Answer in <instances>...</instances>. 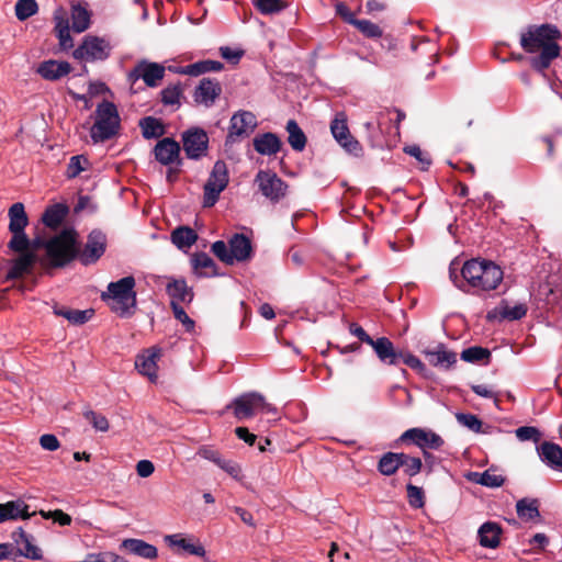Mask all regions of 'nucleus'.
Listing matches in <instances>:
<instances>
[{
    "label": "nucleus",
    "mask_w": 562,
    "mask_h": 562,
    "mask_svg": "<svg viewBox=\"0 0 562 562\" xmlns=\"http://www.w3.org/2000/svg\"><path fill=\"white\" fill-rule=\"evenodd\" d=\"M449 277L461 291L480 294L495 290L502 282L504 273L493 261L470 259L462 265L461 269L456 262H451Z\"/></svg>",
    "instance_id": "f257e3e1"
},
{
    "label": "nucleus",
    "mask_w": 562,
    "mask_h": 562,
    "mask_svg": "<svg viewBox=\"0 0 562 562\" xmlns=\"http://www.w3.org/2000/svg\"><path fill=\"white\" fill-rule=\"evenodd\" d=\"M560 37L559 29L552 24L530 25L521 34L520 46L526 53L535 55L530 58L535 70L543 72L559 57L561 48L557 41Z\"/></svg>",
    "instance_id": "f03ea898"
},
{
    "label": "nucleus",
    "mask_w": 562,
    "mask_h": 562,
    "mask_svg": "<svg viewBox=\"0 0 562 562\" xmlns=\"http://www.w3.org/2000/svg\"><path fill=\"white\" fill-rule=\"evenodd\" d=\"M38 248L45 249L50 266L64 267L76 258L77 234L74 229L66 228L48 240L36 237L30 244V251Z\"/></svg>",
    "instance_id": "7ed1b4c3"
},
{
    "label": "nucleus",
    "mask_w": 562,
    "mask_h": 562,
    "mask_svg": "<svg viewBox=\"0 0 562 562\" xmlns=\"http://www.w3.org/2000/svg\"><path fill=\"white\" fill-rule=\"evenodd\" d=\"M135 279L132 276L111 282L108 291L101 297L108 302L110 308L120 317H130L136 310Z\"/></svg>",
    "instance_id": "20e7f679"
},
{
    "label": "nucleus",
    "mask_w": 562,
    "mask_h": 562,
    "mask_svg": "<svg viewBox=\"0 0 562 562\" xmlns=\"http://www.w3.org/2000/svg\"><path fill=\"white\" fill-rule=\"evenodd\" d=\"M90 136L94 144L113 138L120 131L121 117L114 103L103 100L93 113Z\"/></svg>",
    "instance_id": "39448f33"
},
{
    "label": "nucleus",
    "mask_w": 562,
    "mask_h": 562,
    "mask_svg": "<svg viewBox=\"0 0 562 562\" xmlns=\"http://www.w3.org/2000/svg\"><path fill=\"white\" fill-rule=\"evenodd\" d=\"M212 251L221 261L233 265L235 261L248 260L252 248L249 238L243 234H235L229 239V248L223 240H217L212 245Z\"/></svg>",
    "instance_id": "423d86ee"
},
{
    "label": "nucleus",
    "mask_w": 562,
    "mask_h": 562,
    "mask_svg": "<svg viewBox=\"0 0 562 562\" xmlns=\"http://www.w3.org/2000/svg\"><path fill=\"white\" fill-rule=\"evenodd\" d=\"M234 416L238 420H245L258 413L276 414L277 409L271 404L267 403L265 397L256 392L243 394L234 400L232 403Z\"/></svg>",
    "instance_id": "0eeeda50"
},
{
    "label": "nucleus",
    "mask_w": 562,
    "mask_h": 562,
    "mask_svg": "<svg viewBox=\"0 0 562 562\" xmlns=\"http://www.w3.org/2000/svg\"><path fill=\"white\" fill-rule=\"evenodd\" d=\"M228 169L224 161L217 160L204 184L203 205L213 206L228 184Z\"/></svg>",
    "instance_id": "6e6552de"
},
{
    "label": "nucleus",
    "mask_w": 562,
    "mask_h": 562,
    "mask_svg": "<svg viewBox=\"0 0 562 562\" xmlns=\"http://www.w3.org/2000/svg\"><path fill=\"white\" fill-rule=\"evenodd\" d=\"M536 295L551 308L559 306L562 310V267L539 284Z\"/></svg>",
    "instance_id": "1a4fd4ad"
},
{
    "label": "nucleus",
    "mask_w": 562,
    "mask_h": 562,
    "mask_svg": "<svg viewBox=\"0 0 562 562\" xmlns=\"http://www.w3.org/2000/svg\"><path fill=\"white\" fill-rule=\"evenodd\" d=\"M262 195L271 202L277 203L285 196L288 186L286 183L271 171L260 170L255 179Z\"/></svg>",
    "instance_id": "9d476101"
},
{
    "label": "nucleus",
    "mask_w": 562,
    "mask_h": 562,
    "mask_svg": "<svg viewBox=\"0 0 562 562\" xmlns=\"http://www.w3.org/2000/svg\"><path fill=\"white\" fill-rule=\"evenodd\" d=\"M109 42L98 36H87L74 52V57L87 61L104 60L110 56Z\"/></svg>",
    "instance_id": "9b49d317"
},
{
    "label": "nucleus",
    "mask_w": 562,
    "mask_h": 562,
    "mask_svg": "<svg viewBox=\"0 0 562 562\" xmlns=\"http://www.w3.org/2000/svg\"><path fill=\"white\" fill-rule=\"evenodd\" d=\"M182 144L187 157L196 160L206 155L209 136L204 130L192 127L183 132Z\"/></svg>",
    "instance_id": "f8f14e48"
},
{
    "label": "nucleus",
    "mask_w": 562,
    "mask_h": 562,
    "mask_svg": "<svg viewBox=\"0 0 562 562\" xmlns=\"http://www.w3.org/2000/svg\"><path fill=\"white\" fill-rule=\"evenodd\" d=\"M165 72L164 65L143 59L135 65L128 77L133 82L142 79L146 86L154 88L164 79Z\"/></svg>",
    "instance_id": "ddd939ff"
},
{
    "label": "nucleus",
    "mask_w": 562,
    "mask_h": 562,
    "mask_svg": "<svg viewBox=\"0 0 562 562\" xmlns=\"http://www.w3.org/2000/svg\"><path fill=\"white\" fill-rule=\"evenodd\" d=\"M257 127V117L249 111H238L229 122L227 142L234 143L239 138L248 137Z\"/></svg>",
    "instance_id": "4468645a"
},
{
    "label": "nucleus",
    "mask_w": 562,
    "mask_h": 562,
    "mask_svg": "<svg viewBox=\"0 0 562 562\" xmlns=\"http://www.w3.org/2000/svg\"><path fill=\"white\" fill-rule=\"evenodd\" d=\"M330 132L337 143L350 154L358 155L361 151L359 142L350 134L345 113H337L330 123Z\"/></svg>",
    "instance_id": "2eb2a0df"
},
{
    "label": "nucleus",
    "mask_w": 562,
    "mask_h": 562,
    "mask_svg": "<svg viewBox=\"0 0 562 562\" xmlns=\"http://www.w3.org/2000/svg\"><path fill=\"white\" fill-rule=\"evenodd\" d=\"M106 237L100 231H92L87 239L82 251L77 246V254L80 262L85 266L94 263L105 251Z\"/></svg>",
    "instance_id": "dca6fc26"
},
{
    "label": "nucleus",
    "mask_w": 562,
    "mask_h": 562,
    "mask_svg": "<svg viewBox=\"0 0 562 562\" xmlns=\"http://www.w3.org/2000/svg\"><path fill=\"white\" fill-rule=\"evenodd\" d=\"M400 440L402 442L411 440L414 445L423 449L437 450L443 445V439L436 432L424 428H411L404 431Z\"/></svg>",
    "instance_id": "f3484780"
},
{
    "label": "nucleus",
    "mask_w": 562,
    "mask_h": 562,
    "mask_svg": "<svg viewBox=\"0 0 562 562\" xmlns=\"http://www.w3.org/2000/svg\"><path fill=\"white\" fill-rule=\"evenodd\" d=\"M155 158L164 166H181L180 145L172 138L160 139L154 148Z\"/></svg>",
    "instance_id": "a211bd4d"
},
{
    "label": "nucleus",
    "mask_w": 562,
    "mask_h": 562,
    "mask_svg": "<svg viewBox=\"0 0 562 562\" xmlns=\"http://www.w3.org/2000/svg\"><path fill=\"white\" fill-rule=\"evenodd\" d=\"M161 357V349L153 347L137 356L135 367L138 372L146 375L151 382L157 381V361Z\"/></svg>",
    "instance_id": "6ab92c4d"
},
{
    "label": "nucleus",
    "mask_w": 562,
    "mask_h": 562,
    "mask_svg": "<svg viewBox=\"0 0 562 562\" xmlns=\"http://www.w3.org/2000/svg\"><path fill=\"white\" fill-rule=\"evenodd\" d=\"M221 93L222 87L217 80L203 78L194 91V100L209 108L214 104Z\"/></svg>",
    "instance_id": "aec40b11"
},
{
    "label": "nucleus",
    "mask_w": 562,
    "mask_h": 562,
    "mask_svg": "<svg viewBox=\"0 0 562 562\" xmlns=\"http://www.w3.org/2000/svg\"><path fill=\"white\" fill-rule=\"evenodd\" d=\"M12 539L18 547L19 555L31 560L42 559V551L34 543L33 536L26 533L22 528H18L15 531H13Z\"/></svg>",
    "instance_id": "412c9836"
},
{
    "label": "nucleus",
    "mask_w": 562,
    "mask_h": 562,
    "mask_svg": "<svg viewBox=\"0 0 562 562\" xmlns=\"http://www.w3.org/2000/svg\"><path fill=\"white\" fill-rule=\"evenodd\" d=\"M527 310V305L524 303L510 306L507 301H502L496 307L487 313V318L498 321H517L526 315Z\"/></svg>",
    "instance_id": "4be33fe9"
},
{
    "label": "nucleus",
    "mask_w": 562,
    "mask_h": 562,
    "mask_svg": "<svg viewBox=\"0 0 562 562\" xmlns=\"http://www.w3.org/2000/svg\"><path fill=\"white\" fill-rule=\"evenodd\" d=\"M36 513H29V505L23 499L0 504V524L8 520L29 519Z\"/></svg>",
    "instance_id": "5701e85b"
},
{
    "label": "nucleus",
    "mask_w": 562,
    "mask_h": 562,
    "mask_svg": "<svg viewBox=\"0 0 562 562\" xmlns=\"http://www.w3.org/2000/svg\"><path fill=\"white\" fill-rule=\"evenodd\" d=\"M120 549L147 560H154L158 555V550L155 546L136 538L124 539L120 544Z\"/></svg>",
    "instance_id": "b1692460"
},
{
    "label": "nucleus",
    "mask_w": 562,
    "mask_h": 562,
    "mask_svg": "<svg viewBox=\"0 0 562 562\" xmlns=\"http://www.w3.org/2000/svg\"><path fill=\"white\" fill-rule=\"evenodd\" d=\"M370 346L373 348L379 360L385 364H397L401 357V351L394 348L393 342L386 337L373 339Z\"/></svg>",
    "instance_id": "393cba45"
},
{
    "label": "nucleus",
    "mask_w": 562,
    "mask_h": 562,
    "mask_svg": "<svg viewBox=\"0 0 562 562\" xmlns=\"http://www.w3.org/2000/svg\"><path fill=\"white\" fill-rule=\"evenodd\" d=\"M36 71L45 80L54 81L67 76L71 71V66L67 61L49 59L41 63Z\"/></svg>",
    "instance_id": "a878e982"
},
{
    "label": "nucleus",
    "mask_w": 562,
    "mask_h": 562,
    "mask_svg": "<svg viewBox=\"0 0 562 562\" xmlns=\"http://www.w3.org/2000/svg\"><path fill=\"white\" fill-rule=\"evenodd\" d=\"M502 527L494 521L484 522L477 530L479 542L483 548L496 549L501 543Z\"/></svg>",
    "instance_id": "bb28decb"
},
{
    "label": "nucleus",
    "mask_w": 562,
    "mask_h": 562,
    "mask_svg": "<svg viewBox=\"0 0 562 562\" xmlns=\"http://www.w3.org/2000/svg\"><path fill=\"white\" fill-rule=\"evenodd\" d=\"M36 261L37 256L35 251H26L21 254L16 259L12 261V265L7 273V279H19L31 272Z\"/></svg>",
    "instance_id": "cd10ccee"
},
{
    "label": "nucleus",
    "mask_w": 562,
    "mask_h": 562,
    "mask_svg": "<svg viewBox=\"0 0 562 562\" xmlns=\"http://www.w3.org/2000/svg\"><path fill=\"white\" fill-rule=\"evenodd\" d=\"M540 459L551 469L562 472V448L553 442H543L538 448Z\"/></svg>",
    "instance_id": "c85d7f7f"
},
{
    "label": "nucleus",
    "mask_w": 562,
    "mask_h": 562,
    "mask_svg": "<svg viewBox=\"0 0 562 562\" xmlns=\"http://www.w3.org/2000/svg\"><path fill=\"white\" fill-rule=\"evenodd\" d=\"M224 68V65L221 61L217 60H202L194 64H190L184 67L179 68H169L170 70L181 74V75H188V76H200L205 72L211 71H221Z\"/></svg>",
    "instance_id": "c756f323"
},
{
    "label": "nucleus",
    "mask_w": 562,
    "mask_h": 562,
    "mask_svg": "<svg viewBox=\"0 0 562 562\" xmlns=\"http://www.w3.org/2000/svg\"><path fill=\"white\" fill-rule=\"evenodd\" d=\"M254 148L260 155L271 156L280 150L281 140L273 133L260 134L254 138Z\"/></svg>",
    "instance_id": "7c9ffc66"
},
{
    "label": "nucleus",
    "mask_w": 562,
    "mask_h": 562,
    "mask_svg": "<svg viewBox=\"0 0 562 562\" xmlns=\"http://www.w3.org/2000/svg\"><path fill=\"white\" fill-rule=\"evenodd\" d=\"M191 265L199 277L210 278L217 274L214 260L205 252H198L191 257Z\"/></svg>",
    "instance_id": "2f4dec72"
},
{
    "label": "nucleus",
    "mask_w": 562,
    "mask_h": 562,
    "mask_svg": "<svg viewBox=\"0 0 562 562\" xmlns=\"http://www.w3.org/2000/svg\"><path fill=\"white\" fill-rule=\"evenodd\" d=\"M91 13L86 3L78 2L71 7V29L76 33H82L90 26Z\"/></svg>",
    "instance_id": "473e14b6"
},
{
    "label": "nucleus",
    "mask_w": 562,
    "mask_h": 562,
    "mask_svg": "<svg viewBox=\"0 0 562 562\" xmlns=\"http://www.w3.org/2000/svg\"><path fill=\"white\" fill-rule=\"evenodd\" d=\"M166 290L171 297V302L180 304L190 303L193 300V292L183 279L172 280L167 284Z\"/></svg>",
    "instance_id": "72a5a7b5"
},
{
    "label": "nucleus",
    "mask_w": 562,
    "mask_h": 562,
    "mask_svg": "<svg viewBox=\"0 0 562 562\" xmlns=\"http://www.w3.org/2000/svg\"><path fill=\"white\" fill-rule=\"evenodd\" d=\"M10 222V233H22L29 224V218L23 203L16 202L12 204L8 212Z\"/></svg>",
    "instance_id": "f704fd0d"
},
{
    "label": "nucleus",
    "mask_w": 562,
    "mask_h": 562,
    "mask_svg": "<svg viewBox=\"0 0 562 562\" xmlns=\"http://www.w3.org/2000/svg\"><path fill=\"white\" fill-rule=\"evenodd\" d=\"M198 239L195 231L189 226H180L172 231L171 241L172 244L181 249H189Z\"/></svg>",
    "instance_id": "c9c22d12"
},
{
    "label": "nucleus",
    "mask_w": 562,
    "mask_h": 562,
    "mask_svg": "<svg viewBox=\"0 0 562 562\" xmlns=\"http://www.w3.org/2000/svg\"><path fill=\"white\" fill-rule=\"evenodd\" d=\"M166 540L170 546L177 547L192 555L203 557L205 554L203 546L198 541H193L192 539L183 538L179 535H171L167 536Z\"/></svg>",
    "instance_id": "e433bc0d"
},
{
    "label": "nucleus",
    "mask_w": 562,
    "mask_h": 562,
    "mask_svg": "<svg viewBox=\"0 0 562 562\" xmlns=\"http://www.w3.org/2000/svg\"><path fill=\"white\" fill-rule=\"evenodd\" d=\"M428 362L435 367L449 368L457 361V355L452 351L439 346L435 350H427L425 352Z\"/></svg>",
    "instance_id": "4c0bfd02"
},
{
    "label": "nucleus",
    "mask_w": 562,
    "mask_h": 562,
    "mask_svg": "<svg viewBox=\"0 0 562 562\" xmlns=\"http://www.w3.org/2000/svg\"><path fill=\"white\" fill-rule=\"evenodd\" d=\"M68 213V207L64 204H54L46 209L42 216L43 223L50 228H56L61 224Z\"/></svg>",
    "instance_id": "58836bf2"
},
{
    "label": "nucleus",
    "mask_w": 562,
    "mask_h": 562,
    "mask_svg": "<svg viewBox=\"0 0 562 562\" xmlns=\"http://www.w3.org/2000/svg\"><path fill=\"white\" fill-rule=\"evenodd\" d=\"M286 131L289 133L288 142L294 150L302 151L306 145V137L294 120L286 123Z\"/></svg>",
    "instance_id": "ea45409f"
},
{
    "label": "nucleus",
    "mask_w": 562,
    "mask_h": 562,
    "mask_svg": "<svg viewBox=\"0 0 562 562\" xmlns=\"http://www.w3.org/2000/svg\"><path fill=\"white\" fill-rule=\"evenodd\" d=\"M139 126L142 128L143 136L147 139L158 138L165 133L161 122L153 116H147L140 120Z\"/></svg>",
    "instance_id": "a19ab883"
},
{
    "label": "nucleus",
    "mask_w": 562,
    "mask_h": 562,
    "mask_svg": "<svg viewBox=\"0 0 562 562\" xmlns=\"http://www.w3.org/2000/svg\"><path fill=\"white\" fill-rule=\"evenodd\" d=\"M400 453L387 452L383 454L378 463V470L386 476L393 475L401 468Z\"/></svg>",
    "instance_id": "79ce46f5"
},
{
    "label": "nucleus",
    "mask_w": 562,
    "mask_h": 562,
    "mask_svg": "<svg viewBox=\"0 0 562 562\" xmlns=\"http://www.w3.org/2000/svg\"><path fill=\"white\" fill-rule=\"evenodd\" d=\"M517 514L521 519L532 520L539 517L538 505L536 501L520 499L516 505Z\"/></svg>",
    "instance_id": "37998d69"
},
{
    "label": "nucleus",
    "mask_w": 562,
    "mask_h": 562,
    "mask_svg": "<svg viewBox=\"0 0 562 562\" xmlns=\"http://www.w3.org/2000/svg\"><path fill=\"white\" fill-rule=\"evenodd\" d=\"M89 166V160L83 155L72 156L68 162L66 176L69 179H74L85 171Z\"/></svg>",
    "instance_id": "c03bdc74"
},
{
    "label": "nucleus",
    "mask_w": 562,
    "mask_h": 562,
    "mask_svg": "<svg viewBox=\"0 0 562 562\" xmlns=\"http://www.w3.org/2000/svg\"><path fill=\"white\" fill-rule=\"evenodd\" d=\"M400 460L402 462L401 468H403L404 473L408 476H414L422 471L423 462L419 458L400 453Z\"/></svg>",
    "instance_id": "a18cd8bd"
},
{
    "label": "nucleus",
    "mask_w": 562,
    "mask_h": 562,
    "mask_svg": "<svg viewBox=\"0 0 562 562\" xmlns=\"http://www.w3.org/2000/svg\"><path fill=\"white\" fill-rule=\"evenodd\" d=\"M254 3L266 15L279 13L286 7L283 0H254Z\"/></svg>",
    "instance_id": "49530a36"
},
{
    "label": "nucleus",
    "mask_w": 562,
    "mask_h": 562,
    "mask_svg": "<svg viewBox=\"0 0 562 562\" xmlns=\"http://www.w3.org/2000/svg\"><path fill=\"white\" fill-rule=\"evenodd\" d=\"M35 0H19L15 4V15L20 21H24L37 12Z\"/></svg>",
    "instance_id": "de8ad7c7"
},
{
    "label": "nucleus",
    "mask_w": 562,
    "mask_h": 562,
    "mask_svg": "<svg viewBox=\"0 0 562 562\" xmlns=\"http://www.w3.org/2000/svg\"><path fill=\"white\" fill-rule=\"evenodd\" d=\"M83 417L92 425L97 431L105 432L109 430V420L102 414H99L92 409L83 412Z\"/></svg>",
    "instance_id": "09e8293b"
},
{
    "label": "nucleus",
    "mask_w": 562,
    "mask_h": 562,
    "mask_svg": "<svg viewBox=\"0 0 562 562\" xmlns=\"http://www.w3.org/2000/svg\"><path fill=\"white\" fill-rule=\"evenodd\" d=\"M12 237L8 244V247L15 251L21 254H24L26 251H30V244L31 240L27 238L24 232L22 233H11Z\"/></svg>",
    "instance_id": "8fccbe9b"
},
{
    "label": "nucleus",
    "mask_w": 562,
    "mask_h": 562,
    "mask_svg": "<svg viewBox=\"0 0 562 562\" xmlns=\"http://www.w3.org/2000/svg\"><path fill=\"white\" fill-rule=\"evenodd\" d=\"M353 25L367 37L378 38L382 36V30L369 20H356Z\"/></svg>",
    "instance_id": "3c124183"
},
{
    "label": "nucleus",
    "mask_w": 562,
    "mask_h": 562,
    "mask_svg": "<svg viewBox=\"0 0 562 562\" xmlns=\"http://www.w3.org/2000/svg\"><path fill=\"white\" fill-rule=\"evenodd\" d=\"M490 357V351L482 347H470L461 352V359L467 362H476Z\"/></svg>",
    "instance_id": "603ef678"
},
{
    "label": "nucleus",
    "mask_w": 562,
    "mask_h": 562,
    "mask_svg": "<svg viewBox=\"0 0 562 562\" xmlns=\"http://www.w3.org/2000/svg\"><path fill=\"white\" fill-rule=\"evenodd\" d=\"M458 423L468 429L480 432L482 428V422L473 414L458 413L456 415Z\"/></svg>",
    "instance_id": "864d4df0"
},
{
    "label": "nucleus",
    "mask_w": 562,
    "mask_h": 562,
    "mask_svg": "<svg viewBox=\"0 0 562 562\" xmlns=\"http://www.w3.org/2000/svg\"><path fill=\"white\" fill-rule=\"evenodd\" d=\"M170 305L175 318L184 326L187 331H192L194 329V322L189 317L183 307H181L177 302H170Z\"/></svg>",
    "instance_id": "5fc2aeb1"
},
{
    "label": "nucleus",
    "mask_w": 562,
    "mask_h": 562,
    "mask_svg": "<svg viewBox=\"0 0 562 562\" xmlns=\"http://www.w3.org/2000/svg\"><path fill=\"white\" fill-rule=\"evenodd\" d=\"M93 315L92 310H69L66 319L74 325H82L87 323Z\"/></svg>",
    "instance_id": "6e6d98bb"
},
{
    "label": "nucleus",
    "mask_w": 562,
    "mask_h": 562,
    "mask_svg": "<svg viewBox=\"0 0 562 562\" xmlns=\"http://www.w3.org/2000/svg\"><path fill=\"white\" fill-rule=\"evenodd\" d=\"M505 477L502 474L496 473L495 470H486L483 472L481 485L486 487H499L504 484Z\"/></svg>",
    "instance_id": "4d7b16f0"
},
{
    "label": "nucleus",
    "mask_w": 562,
    "mask_h": 562,
    "mask_svg": "<svg viewBox=\"0 0 562 562\" xmlns=\"http://www.w3.org/2000/svg\"><path fill=\"white\" fill-rule=\"evenodd\" d=\"M181 89L178 86L167 87L161 91V101L167 105L179 104Z\"/></svg>",
    "instance_id": "13d9d810"
},
{
    "label": "nucleus",
    "mask_w": 562,
    "mask_h": 562,
    "mask_svg": "<svg viewBox=\"0 0 562 562\" xmlns=\"http://www.w3.org/2000/svg\"><path fill=\"white\" fill-rule=\"evenodd\" d=\"M406 490H407V498H408L409 505L415 508L423 507L424 506L423 490L413 484H408Z\"/></svg>",
    "instance_id": "bf43d9fd"
},
{
    "label": "nucleus",
    "mask_w": 562,
    "mask_h": 562,
    "mask_svg": "<svg viewBox=\"0 0 562 562\" xmlns=\"http://www.w3.org/2000/svg\"><path fill=\"white\" fill-rule=\"evenodd\" d=\"M400 361H403L409 368L416 370L417 372L424 374L426 371L425 364L414 355L409 352L401 351Z\"/></svg>",
    "instance_id": "052dcab7"
},
{
    "label": "nucleus",
    "mask_w": 562,
    "mask_h": 562,
    "mask_svg": "<svg viewBox=\"0 0 562 562\" xmlns=\"http://www.w3.org/2000/svg\"><path fill=\"white\" fill-rule=\"evenodd\" d=\"M516 437L521 441L533 440L538 441L540 432L537 428L531 426H522L516 429Z\"/></svg>",
    "instance_id": "680f3d73"
},
{
    "label": "nucleus",
    "mask_w": 562,
    "mask_h": 562,
    "mask_svg": "<svg viewBox=\"0 0 562 562\" xmlns=\"http://www.w3.org/2000/svg\"><path fill=\"white\" fill-rule=\"evenodd\" d=\"M40 514L45 519H49V518L54 519L60 526H68V525L71 524V517L68 514H66L63 510H60V509H56L54 512L41 510Z\"/></svg>",
    "instance_id": "e2e57ef3"
},
{
    "label": "nucleus",
    "mask_w": 562,
    "mask_h": 562,
    "mask_svg": "<svg viewBox=\"0 0 562 562\" xmlns=\"http://www.w3.org/2000/svg\"><path fill=\"white\" fill-rule=\"evenodd\" d=\"M404 151L409 156L416 158L420 164L422 168L425 170L430 165V159L423 153V150L417 145L407 146L404 148Z\"/></svg>",
    "instance_id": "0e129e2a"
},
{
    "label": "nucleus",
    "mask_w": 562,
    "mask_h": 562,
    "mask_svg": "<svg viewBox=\"0 0 562 562\" xmlns=\"http://www.w3.org/2000/svg\"><path fill=\"white\" fill-rule=\"evenodd\" d=\"M57 31H58V38H59V42H60V45L64 47V48H68V47H71L72 46V40H71V36H70V33H69V26L67 24V22H59L56 26Z\"/></svg>",
    "instance_id": "69168bd1"
},
{
    "label": "nucleus",
    "mask_w": 562,
    "mask_h": 562,
    "mask_svg": "<svg viewBox=\"0 0 562 562\" xmlns=\"http://www.w3.org/2000/svg\"><path fill=\"white\" fill-rule=\"evenodd\" d=\"M40 445L43 449L47 451H55L59 448V441L55 435L45 434L40 438Z\"/></svg>",
    "instance_id": "338daca9"
},
{
    "label": "nucleus",
    "mask_w": 562,
    "mask_h": 562,
    "mask_svg": "<svg viewBox=\"0 0 562 562\" xmlns=\"http://www.w3.org/2000/svg\"><path fill=\"white\" fill-rule=\"evenodd\" d=\"M155 471V467L149 460H140L136 464V472L140 477H148Z\"/></svg>",
    "instance_id": "774afa93"
}]
</instances>
